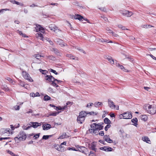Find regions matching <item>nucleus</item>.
Wrapping results in <instances>:
<instances>
[{
  "instance_id": "f257e3e1",
  "label": "nucleus",
  "mask_w": 156,
  "mask_h": 156,
  "mask_svg": "<svg viewBox=\"0 0 156 156\" xmlns=\"http://www.w3.org/2000/svg\"><path fill=\"white\" fill-rule=\"evenodd\" d=\"M87 114V112L85 111H82L80 112L77 119V121L80 124L82 123L84 121L85 117Z\"/></svg>"
},
{
  "instance_id": "f03ea898",
  "label": "nucleus",
  "mask_w": 156,
  "mask_h": 156,
  "mask_svg": "<svg viewBox=\"0 0 156 156\" xmlns=\"http://www.w3.org/2000/svg\"><path fill=\"white\" fill-rule=\"evenodd\" d=\"M145 107L144 108L147 110V112L151 114L154 115L156 112V106H152L150 105L148 106L147 108Z\"/></svg>"
},
{
  "instance_id": "7ed1b4c3",
  "label": "nucleus",
  "mask_w": 156,
  "mask_h": 156,
  "mask_svg": "<svg viewBox=\"0 0 156 156\" xmlns=\"http://www.w3.org/2000/svg\"><path fill=\"white\" fill-rule=\"evenodd\" d=\"M119 117L120 119L122 118L124 119H131L132 118V114L129 112H126L124 113L121 114L119 115Z\"/></svg>"
},
{
  "instance_id": "20e7f679",
  "label": "nucleus",
  "mask_w": 156,
  "mask_h": 156,
  "mask_svg": "<svg viewBox=\"0 0 156 156\" xmlns=\"http://www.w3.org/2000/svg\"><path fill=\"white\" fill-rule=\"evenodd\" d=\"M18 136L19 137V140H24L27 137L26 134L23 131L20 132Z\"/></svg>"
},
{
  "instance_id": "39448f33",
  "label": "nucleus",
  "mask_w": 156,
  "mask_h": 156,
  "mask_svg": "<svg viewBox=\"0 0 156 156\" xmlns=\"http://www.w3.org/2000/svg\"><path fill=\"white\" fill-rule=\"evenodd\" d=\"M54 41L56 44L59 45L62 47H64L67 45L66 44H65V43L63 42V41L59 38L56 39Z\"/></svg>"
},
{
  "instance_id": "423d86ee",
  "label": "nucleus",
  "mask_w": 156,
  "mask_h": 156,
  "mask_svg": "<svg viewBox=\"0 0 156 156\" xmlns=\"http://www.w3.org/2000/svg\"><path fill=\"white\" fill-rule=\"evenodd\" d=\"M23 74L24 78L28 80L29 81L33 82V79L30 77L29 74L25 72H23Z\"/></svg>"
},
{
  "instance_id": "0eeeda50",
  "label": "nucleus",
  "mask_w": 156,
  "mask_h": 156,
  "mask_svg": "<svg viewBox=\"0 0 156 156\" xmlns=\"http://www.w3.org/2000/svg\"><path fill=\"white\" fill-rule=\"evenodd\" d=\"M76 147L78 148L77 150L78 151H77L80 152L86 155H87V154L85 153L84 151L85 150H87L86 148H85L84 147L79 146L78 145H77V146H76Z\"/></svg>"
},
{
  "instance_id": "6e6552de",
  "label": "nucleus",
  "mask_w": 156,
  "mask_h": 156,
  "mask_svg": "<svg viewBox=\"0 0 156 156\" xmlns=\"http://www.w3.org/2000/svg\"><path fill=\"white\" fill-rule=\"evenodd\" d=\"M48 27L51 30H52L56 33L58 31H60L58 29V28L53 24L50 25Z\"/></svg>"
},
{
  "instance_id": "1a4fd4ad",
  "label": "nucleus",
  "mask_w": 156,
  "mask_h": 156,
  "mask_svg": "<svg viewBox=\"0 0 156 156\" xmlns=\"http://www.w3.org/2000/svg\"><path fill=\"white\" fill-rule=\"evenodd\" d=\"M108 103L109 107L111 108H115L116 106L115 105L114 103L110 99H108Z\"/></svg>"
},
{
  "instance_id": "9d476101",
  "label": "nucleus",
  "mask_w": 156,
  "mask_h": 156,
  "mask_svg": "<svg viewBox=\"0 0 156 156\" xmlns=\"http://www.w3.org/2000/svg\"><path fill=\"white\" fill-rule=\"evenodd\" d=\"M30 123L32 124V125H30L31 127H33L34 128H36L38 126H40L41 125V123H38V122H31Z\"/></svg>"
},
{
  "instance_id": "9b49d317",
  "label": "nucleus",
  "mask_w": 156,
  "mask_h": 156,
  "mask_svg": "<svg viewBox=\"0 0 156 156\" xmlns=\"http://www.w3.org/2000/svg\"><path fill=\"white\" fill-rule=\"evenodd\" d=\"M72 18L75 20H78L80 21H81L83 18V17L79 14H76L75 15L73 16Z\"/></svg>"
},
{
  "instance_id": "f8f14e48",
  "label": "nucleus",
  "mask_w": 156,
  "mask_h": 156,
  "mask_svg": "<svg viewBox=\"0 0 156 156\" xmlns=\"http://www.w3.org/2000/svg\"><path fill=\"white\" fill-rule=\"evenodd\" d=\"M45 80H48L49 82H52L53 80H55V79L52 76L47 75L45 76Z\"/></svg>"
},
{
  "instance_id": "ddd939ff",
  "label": "nucleus",
  "mask_w": 156,
  "mask_h": 156,
  "mask_svg": "<svg viewBox=\"0 0 156 156\" xmlns=\"http://www.w3.org/2000/svg\"><path fill=\"white\" fill-rule=\"evenodd\" d=\"M104 139L105 141L108 143H111L113 142V140L109 138V135H105L104 137Z\"/></svg>"
},
{
  "instance_id": "4468645a",
  "label": "nucleus",
  "mask_w": 156,
  "mask_h": 156,
  "mask_svg": "<svg viewBox=\"0 0 156 156\" xmlns=\"http://www.w3.org/2000/svg\"><path fill=\"white\" fill-rule=\"evenodd\" d=\"M103 123L101 122L98 124H97V126H96V128H95L96 130H101L103 129V126L102 125L103 124Z\"/></svg>"
},
{
  "instance_id": "2eb2a0df",
  "label": "nucleus",
  "mask_w": 156,
  "mask_h": 156,
  "mask_svg": "<svg viewBox=\"0 0 156 156\" xmlns=\"http://www.w3.org/2000/svg\"><path fill=\"white\" fill-rule=\"evenodd\" d=\"M43 129L44 130H48L51 128V125L49 124H46L45 125H44L43 126Z\"/></svg>"
},
{
  "instance_id": "dca6fc26",
  "label": "nucleus",
  "mask_w": 156,
  "mask_h": 156,
  "mask_svg": "<svg viewBox=\"0 0 156 156\" xmlns=\"http://www.w3.org/2000/svg\"><path fill=\"white\" fill-rule=\"evenodd\" d=\"M52 51H53L54 53L57 56H60V53L59 50L55 48H53L52 49Z\"/></svg>"
},
{
  "instance_id": "f3484780",
  "label": "nucleus",
  "mask_w": 156,
  "mask_h": 156,
  "mask_svg": "<svg viewBox=\"0 0 156 156\" xmlns=\"http://www.w3.org/2000/svg\"><path fill=\"white\" fill-rule=\"evenodd\" d=\"M112 65L114 64V62L112 58L110 56H108L106 58Z\"/></svg>"
},
{
  "instance_id": "a211bd4d",
  "label": "nucleus",
  "mask_w": 156,
  "mask_h": 156,
  "mask_svg": "<svg viewBox=\"0 0 156 156\" xmlns=\"http://www.w3.org/2000/svg\"><path fill=\"white\" fill-rule=\"evenodd\" d=\"M90 148L92 150L94 151L95 152L98 151L97 149L95 148V145L94 144V142L91 143V146Z\"/></svg>"
},
{
  "instance_id": "6ab92c4d",
  "label": "nucleus",
  "mask_w": 156,
  "mask_h": 156,
  "mask_svg": "<svg viewBox=\"0 0 156 156\" xmlns=\"http://www.w3.org/2000/svg\"><path fill=\"white\" fill-rule=\"evenodd\" d=\"M69 136L68 135H67V134L65 133H62V135H61L59 138L60 139H63L65 138H68Z\"/></svg>"
},
{
  "instance_id": "aec40b11",
  "label": "nucleus",
  "mask_w": 156,
  "mask_h": 156,
  "mask_svg": "<svg viewBox=\"0 0 156 156\" xmlns=\"http://www.w3.org/2000/svg\"><path fill=\"white\" fill-rule=\"evenodd\" d=\"M36 35L39 39L42 40L43 41L44 40V39H43V37L41 33H37L36 34Z\"/></svg>"
},
{
  "instance_id": "412c9836",
  "label": "nucleus",
  "mask_w": 156,
  "mask_h": 156,
  "mask_svg": "<svg viewBox=\"0 0 156 156\" xmlns=\"http://www.w3.org/2000/svg\"><path fill=\"white\" fill-rule=\"evenodd\" d=\"M137 119L136 118H135L131 120L132 122L134 123V125L136 126L137 125Z\"/></svg>"
},
{
  "instance_id": "4be33fe9",
  "label": "nucleus",
  "mask_w": 156,
  "mask_h": 156,
  "mask_svg": "<svg viewBox=\"0 0 156 156\" xmlns=\"http://www.w3.org/2000/svg\"><path fill=\"white\" fill-rule=\"evenodd\" d=\"M142 139L143 141L146 142L150 144V143L151 141L149 138L147 137H144L142 138Z\"/></svg>"
},
{
  "instance_id": "5701e85b",
  "label": "nucleus",
  "mask_w": 156,
  "mask_h": 156,
  "mask_svg": "<svg viewBox=\"0 0 156 156\" xmlns=\"http://www.w3.org/2000/svg\"><path fill=\"white\" fill-rule=\"evenodd\" d=\"M94 105L95 107H98L99 106H102L103 104L101 102H96L94 104Z\"/></svg>"
},
{
  "instance_id": "b1692460",
  "label": "nucleus",
  "mask_w": 156,
  "mask_h": 156,
  "mask_svg": "<svg viewBox=\"0 0 156 156\" xmlns=\"http://www.w3.org/2000/svg\"><path fill=\"white\" fill-rule=\"evenodd\" d=\"M104 122L105 124H107V125H110L111 123L110 120L107 118H105L104 119Z\"/></svg>"
},
{
  "instance_id": "393cba45",
  "label": "nucleus",
  "mask_w": 156,
  "mask_h": 156,
  "mask_svg": "<svg viewBox=\"0 0 156 156\" xmlns=\"http://www.w3.org/2000/svg\"><path fill=\"white\" fill-rule=\"evenodd\" d=\"M30 95L31 97H34L37 96H39L40 94L38 92H37L35 94L34 93H31L30 94Z\"/></svg>"
},
{
  "instance_id": "a878e982",
  "label": "nucleus",
  "mask_w": 156,
  "mask_h": 156,
  "mask_svg": "<svg viewBox=\"0 0 156 156\" xmlns=\"http://www.w3.org/2000/svg\"><path fill=\"white\" fill-rule=\"evenodd\" d=\"M141 118L142 120H143L144 121H146L147 120L148 117L147 115H144L141 116Z\"/></svg>"
},
{
  "instance_id": "bb28decb",
  "label": "nucleus",
  "mask_w": 156,
  "mask_h": 156,
  "mask_svg": "<svg viewBox=\"0 0 156 156\" xmlns=\"http://www.w3.org/2000/svg\"><path fill=\"white\" fill-rule=\"evenodd\" d=\"M116 66L117 67H119L122 69H124L123 70L125 72L126 71V70L124 69V67L122 65H120L119 63H116Z\"/></svg>"
},
{
  "instance_id": "cd10ccee",
  "label": "nucleus",
  "mask_w": 156,
  "mask_h": 156,
  "mask_svg": "<svg viewBox=\"0 0 156 156\" xmlns=\"http://www.w3.org/2000/svg\"><path fill=\"white\" fill-rule=\"evenodd\" d=\"M2 88L5 91H9V89L6 85H2Z\"/></svg>"
},
{
  "instance_id": "c85d7f7f",
  "label": "nucleus",
  "mask_w": 156,
  "mask_h": 156,
  "mask_svg": "<svg viewBox=\"0 0 156 156\" xmlns=\"http://www.w3.org/2000/svg\"><path fill=\"white\" fill-rule=\"evenodd\" d=\"M142 27L144 28H148L150 27H154L151 25H142Z\"/></svg>"
},
{
  "instance_id": "c756f323",
  "label": "nucleus",
  "mask_w": 156,
  "mask_h": 156,
  "mask_svg": "<svg viewBox=\"0 0 156 156\" xmlns=\"http://www.w3.org/2000/svg\"><path fill=\"white\" fill-rule=\"evenodd\" d=\"M19 84L20 86H22L23 87H24L25 88H26V87H27V84H25L24 82H22L21 81H20Z\"/></svg>"
},
{
  "instance_id": "7c9ffc66",
  "label": "nucleus",
  "mask_w": 156,
  "mask_h": 156,
  "mask_svg": "<svg viewBox=\"0 0 156 156\" xmlns=\"http://www.w3.org/2000/svg\"><path fill=\"white\" fill-rule=\"evenodd\" d=\"M52 136V135H44L42 138V139L47 140L49 137H51Z\"/></svg>"
},
{
  "instance_id": "2f4dec72",
  "label": "nucleus",
  "mask_w": 156,
  "mask_h": 156,
  "mask_svg": "<svg viewBox=\"0 0 156 156\" xmlns=\"http://www.w3.org/2000/svg\"><path fill=\"white\" fill-rule=\"evenodd\" d=\"M133 14L132 12L127 11V14L126 16L127 17H130Z\"/></svg>"
},
{
  "instance_id": "473e14b6",
  "label": "nucleus",
  "mask_w": 156,
  "mask_h": 156,
  "mask_svg": "<svg viewBox=\"0 0 156 156\" xmlns=\"http://www.w3.org/2000/svg\"><path fill=\"white\" fill-rule=\"evenodd\" d=\"M60 112H53L52 113L49 114V115L52 116H56L57 114H58Z\"/></svg>"
},
{
  "instance_id": "72a5a7b5",
  "label": "nucleus",
  "mask_w": 156,
  "mask_h": 156,
  "mask_svg": "<svg viewBox=\"0 0 156 156\" xmlns=\"http://www.w3.org/2000/svg\"><path fill=\"white\" fill-rule=\"evenodd\" d=\"M51 99V98L47 95L44 97V101H48Z\"/></svg>"
},
{
  "instance_id": "f704fd0d",
  "label": "nucleus",
  "mask_w": 156,
  "mask_h": 156,
  "mask_svg": "<svg viewBox=\"0 0 156 156\" xmlns=\"http://www.w3.org/2000/svg\"><path fill=\"white\" fill-rule=\"evenodd\" d=\"M36 25V27L35 28H36V31L37 32L38 31H39V30H40V25L38 24H37Z\"/></svg>"
},
{
  "instance_id": "c9c22d12",
  "label": "nucleus",
  "mask_w": 156,
  "mask_h": 156,
  "mask_svg": "<svg viewBox=\"0 0 156 156\" xmlns=\"http://www.w3.org/2000/svg\"><path fill=\"white\" fill-rule=\"evenodd\" d=\"M56 81V80H53L52 82L51 83V84L52 85L55 86L56 87H58V86L57 85L56 83H55V81Z\"/></svg>"
},
{
  "instance_id": "e433bc0d",
  "label": "nucleus",
  "mask_w": 156,
  "mask_h": 156,
  "mask_svg": "<svg viewBox=\"0 0 156 156\" xmlns=\"http://www.w3.org/2000/svg\"><path fill=\"white\" fill-rule=\"evenodd\" d=\"M97 124L94 123L90 125V127L92 129H95L96 128Z\"/></svg>"
},
{
  "instance_id": "4c0bfd02",
  "label": "nucleus",
  "mask_w": 156,
  "mask_h": 156,
  "mask_svg": "<svg viewBox=\"0 0 156 156\" xmlns=\"http://www.w3.org/2000/svg\"><path fill=\"white\" fill-rule=\"evenodd\" d=\"M112 150V148L106 146V151H111Z\"/></svg>"
},
{
  "instance_id": "58836bf2",
  "label": "nucleus",
  "mask_w": 156,
  "mask_h": 156,
  "mask_svg": "<svg viewBox=\"0 0 156 156\" xmlns=\"http://www.w3.org/2000/svg\"><path fill=\"white\" fill-rule=\"evenodd\" d=\"M87 112V114H89L90 115H96L98 114V113L94 112L93 111H91V112Z\"/></svg>"
},
{
  "instance_id": "ea45409f",
  "label": "nucleus",
  "mask_w": 156,
  "mask_h": 156,
  "mask_svg": "<svg viewBox=\"0 0 156 156\" xmlns=\"http://www.w3.org/2000/svg\"><path fill=\"white\" fill-rule=\"evenodd\" d=\"M66 56L70 58L71 59H74L75 58H74V56L72 55L71 54H69L66 55Z\"/></svg>"
},
{
  "instance_id": "a19ab883",
  "label": "nucleus",
  "mask_w": 156,
  "mask_h": 156,
  "mask_svg": "<svg viewBox=\"0 0 156 156\" xmlns=\"http://www.w3.org/2000/svg\"><path fill=\"white\" fill-rule=\"evenodd\" d=\"M55 148L58 151H64V149H61V147H59L58 146H56L55 147Z\"/></svg>"
},
{
  "instance_id": "79ce46f5",
  "label": "nucleus",
  "mask_w": 156,
  "mask_h": 156,
  "mask_svg": "<svg viewBox=\"0 0 156 156\" xmlns=\"http://www.w3.org/2000/svg\"><path fill=\"white\" fill-rule=\"evenodd\" d=\"M35 57L38 59H40L41 58V55L39 54L34 55Z\"/></svg>"
},
{
  "instance_id": "37998d69",
  "label": "nucleus",
  "mask_w": 156,
  "mask_h": 156,
  "mask_svg": "<svg viewBox=\"0 0 156 156\" xmlns=\"http://www.w3.org/2000/svg\"><path fill=\"white\" fill-rule=\"evenodd\" d=\"M31 127V126H28L27 127H26V126H23V128L24 130H28Z\"/></svg>"
},
{
  "instance_id": "c03bdc74",
  "label": "nucleus",
  "mask_w": 156,
  "mask_h": 156,
  "mask_svg": "<svg viewBox=\"0 0 156 156\" xmlns=\"http://www.w3.org/2000/svg\"><path fill=\"white\" fill-rule=\"evenodd\" d=\"M111 126L110 125H107L105 128V129L106 131H107L108 129Z\"/></svg>"
},
{
  "instance_id": "a18cd8bd",
  "label": "nucleus",
  "mask_w": 156,
  "mask_h": 156,
  "mask_svg": "<svg viewBox=\"0 0 156 156\" xmlns=\"http://www.w3.org/2000/svg\"><path fill=\"white\" fill-rule=\"evenodd\" d=\"M127 10H125L124 11H122L121 12V13L123 15L126 16V14H127Z\"/></svg>"
},
{
  "instance_id": "49530a36",
  "label": "nucleus",
  "mask_w": 156,
  "mask_h": 156,
  "mask_svg": "<svg viewBox=\"0 0 156 156\" xmlns=\"http://www.w3.org/2000/svg\"><path fill=\"white\" fill-rule=\"evenodd\" d=\"M55 108V109L56 110H57V111H58V110H61L62 109V108L61 107V106H58V107H57V106H56Z\"/></svg>"
},
{
  "instance_id": "de8ad7c7",
  "label": "nucleus",
  "mask_w": 156,
  "mask_h": 156,
  "mask_svg": "<svg viewBox=\"0 0 156 156\" xmlns=\"http://www.w3.org/2000/svg\"><path fill=\"white\" fill-rule=\"evenodd\" d=\"M68 150H73L74 151H77V149H76L75 147H72V148L71 147H68Z\"/></svg>"
},
{
  "instance_id": "09e8293b",
  "label": "nucleus",
  "mask_w": 156,
  "mask_h": 156,
  "mask_svg": "<svg viewBox=\"0 0 156 156\" xmlns=\"http://www.w3.org/2000/svg\"><path fill=\"white\" fill-rule=\"evenodd\" d=\"M107 31H108V33H113V31L111 30L109 28H107L106 29Z\"/></svg>"
},
{
  "instance_id": "8fccbe9b",
  "label": "nucleus",
  "mask_w": 156,
  "mask_h": 156,
  "mask_svg": "<svg viewBox=\"0 0 156 156\" xmlns=\"http://www.w3.org/2000/svg\"><path fill=\"white\" fill-rule=\"evenodd\" d=\"M40 133L37 134L34 136V139H36L38 138L40 136Z\"/></svg>"
},
{
  "instance_id": "3c124183",
  "label": "nucleus",
  "mask_w": 156,
  "mask_h": 156,
  "mask_svg": "<svg viewBox=\"0 0 156 156\" xmlns=\"http://www.w3.org/2000/svg\"><path fill=\"white\" fill-rule=\"evenodd\" d=\"M50 72H51L52 73H54V74H55L56 75H57L58 74V73H57L55 70H54V69H50Z\"/></svg>"
},
{
  "instance_id": "603ef678",
  "label": "nucleus",
  "mask_w": 156,
  "mask_h": 156,
  "mask_svg": "<svg viewBox=\"0 0 156 156\" xmlns=\"http://www.w3.org/2000/svg\"><path fill=\"white\" fill-rule=\"evenodd\" d=\"M39 30V31H40L41 32H42L43 33L44 32V28H43V27H42L41 25H40V30Z\"/></svg>"
},
{
  "instance_id": "864d4df0",
  "label": "nucleus",
  "mask_w": 156,
  "mask_h": 156,
  "mask_svg": "<svg viewBox=\"0 0 156 156\" xmlns=\"http://www.w3.org/2000/svg\"><path fill=\"white\" fill-rule=\"evenodd\" d=\"M48 58L51 60H54L55 59V58L53 56L51 55L48 56Z\"/></svg>"
},
{
  "instance_id": "5fc2aeb1",
  "label": "nucleus",
  "mask_w": 156,
  "mask_h": 156,
  "mask_svg": "<svg viewBox=\"0 0 156 156\" xmlns=\"http://www.w3.org/2000/svg\"><path fill=\"white\" fill-rule=\"evenodd\" d=\"M73 103L70 101H68L67 102L66 104V105H68V106H70L72 105Z\"/></svg>"
},
{
  "instance_id": "6e6d98bb",
  "label": "nucleus",
  "mask_w": 156,
  "mask_h": 156,
  "mask_svg": "<svg viewBox=\"0 0 156 156\" xmlns=\"http://www.w3.org/2000/svg\"><path fill=\"white\" fill-rule=\"evenodd\" d=\"M10 130V129L9 128L6 129L4 131V133H9Z\"/></svg>"
},
{
  "instance_id": "4d7b16f0",
  "label": "nucleus",
  "mask_w": 156,
  "mask_h": 156,
  "mask_svg": "<svg viewBox=\"0 0 156 156\" xmlns=\"http://www.w3.org/2000/svg\"><path fill=\"white\" fill-rule=\"evenodd\" d=\"M89 131L90 133H92L95 132L96 130L95 128V129H89Z\"/></svg>"
},
{
  "instance_id": "13d9d810",
  "label": "nucleus",
  "mask_w": 156,
  "mask_h": 156,
  "mask_svg": "<svg viewBox=\"0 0 156 156\" xmlns=\"http://www.w3.org/2000/svg\"><path fill=\"white\" fill-rule=\"evenodd\" d=\"M106 146H104V147H100L99 148V149L101 150H103V151H106Z\"/></svg>"
},
{
  "instance_id": "bf43d9fd",
  "label": "nucleus",
  "mask_w": 156,
  "mask_h": 156,
  "mask_svg": "<svg viewBox=\"0 0 156 156\" xmlns=\"http://www.w3.org/2000/svg\"><path fill=\"white\" fill-rule=\"evenodd\" d=\"M77 49L79 51H80L83 53L84 54H86V53L84 51V50L81 49L80 48H77Z\"/></svg>"
},
{
  "instance_id": "052dcab7",
  "label": "nucleus",
  "mask_w": 156,
  "mask_h": 156,
  "mask_svg": "<svg viewBox=\"0 0 156 156\" xmlns=\"http://www.w3.org/2000/svg\"><path fill=\"white\" fill-rule=\"evenodd\" d=\"M99 9L101 11L104 12H105L106 10V9L105 7H101L99 8Z\"/></svg>"
},
{
  "instance_id": "680f3d73",
  "label": "nucleus",
  "mask_w": 156,
  "mask_h": 156,
  "mask_svg": "<svg viewBox=\"0 0 156 156\" xmlns=\"http://www.w3.org/2000/svg\"><path fill=\"white\" fill-rule=\"evenodd\" d=\"M93 105V103H90L89 104H88L87 105L86 107L87 108H89L90 106H91Z\"/></svg>"
},
{
  "instance_id": "e2e57ef3",
  "label": "nucleus",
  "mask_w": 156,
  "mask_h": 156,
  "mask_svg": "<svg viewBox=\"0 0 156 156\" xmlns=\"http://www.w3.org/2000/svg\"><path fill=\"white\" fill-rule=\"evenodd\" d=\"M108 41V40H107L106 39H104L102 38H101V42H107V41Z\"/></svg>"
},
{
  "instance_id": "0e129e2a",
  "label": "nucleus",
  "mask_w": 156,
  "mask_h": 156,
  "mask_svg": "<svg viewBox=\"0 0 156 156\" xmlns=\"http://www.w3.org/2000/svg\"><path fill=\"white\" fill-rule=\"evenodd\" d=\"M14 108L16 110H19L20 109V106L18 105L15 106L14 107Z\"/></svg>"
},
{
  "instance_id": "69168bd1",
  "label": "nucleus",
  "mask_w": 156,
  "mask_h": 156,
  "mask_svg": "<svg viewBox=\"0 0 156 156\" xmlns=\"http://www.w3.org/2000/svg\"><path fill=\"white\" fill-rule=\"evenodd\" d=\"M14 140L16 142H17V143H18L19 141H18V140H19V137L18 136L17 137H15L14 138Z\"/></svg>"
},
{
  "instance_id": "338daca9",
  "label": "nucleus",
  "mask_w": 156,
  "mask_h": 156,
  "mask_svg": "<svg viewBox=\"0 0 156 156\" xmlns=\"http://www.w3.org/2000/svg\"><path fill=\"white\" fill-rule=\"evenodd\" d=\"M104 132L103 131H101L100 132V133H99V135H100L101 136H103L104 135Z\"/></svg>"
},
{
  "instance_id": "774afa93",
  "label": "nucleus",
  "mask_w": 156,
  "mask_h": 156,
  "mask_svg": "<svg viewBox=\"0 0 156 156\" xmlns=\"http://www.w3.org/2000/svg\"><path fill=\"white\" fill-rule=\"evenodd\" d=\"M15 4H16L17 5H23V4L22 3H20L19 2L16 1L15 2Z\"/></svg>"
}]
</instances>
